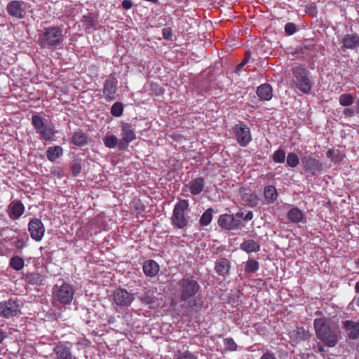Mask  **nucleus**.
Instances as JSON below:
<instances>
[{
  "instance_id": "obj_1",
  "label": "nucleus",
  "mask_w": 359,
  "mask_h": 359,
  "mask_svg": "<svg viewBox=\"0 0 359 359\" xmlns=\"http://www.w3.org/2000/svg\"><path fill=\"white\" fill-rule=\"evenodd\" d=\"M314 327L317 337L329 347H334L337 344L338 334L335 328H332L325 319L318 318L314 320Z\"/></svg>"
},
{
  "instance_id": "obj_2",
  "label": "nucleus",
  "mask_w": 359,
  "mask_h": 359,
  "mask_svg": "<svg viewBox=\"0 0 359 359\" xmlns=\"http://www.w3.org/2000/svg\"><path fill=\"white\" fill-rule=\"evenodd\" d=\"M201 286L194 276H184L177 282V297L182 302H187L200 290Z\"/></svg>"
},
{
  "instance_id": "obj_3",
  "label": "nucleus",
  "mask_w": 359,
  "mask_h": 359,
  "mask_svg": "<svg viewBox=\"0 0 359 359\" xmlns=\"http://www.w3.org/2000/svg\"><path fill=\"white\" fill-rule=\"evenodd\" d=\"M62 29L58 26L45 27L39 34L38 44L42 48L57 46L62 42Z\"/></svg>"
},
{
  "instance_id": "obj_4",
  "label": "nucleus",
  "mask_w": 359,
  "mask_h": 359,
  "mask_svg": "<svg viewBox=\"0 0 359 359\" xmlns=\"http://www.w3.org/2000/svg\"><path fill=\"white\" fill-rule=\"evenodd\" d=\"M44 121L39 114L32 116V124L36 133L40 135L41 139L45 141H51L54 139L57 131L53 123H46Z\"/></svg>"
},
{
  "instance_id": "obj_5",
  "label": "nucleus",
  "mask_w": 359,
  "mask_h": 359,
  "mask_svg": "<svg viewBox=\"0 0 359 359\" xmlns=\"http://www.w3.org/2000/svg\"><path fill=\"white\" fill-rule=\"evenodd\" d=\"M292 74L296 87L303 93H309L312 88L309 78V72L302 66H297L292 69Z\"/></svg>"
},
{
  "instance_id": "obj_6",
  "label": "nucleus",
  "mask_w": 359,
  "mask_h": 359,
  "mask_svg": "<svg viewBox=\"0 0 359 359\" xmlns=\"http://www.w3.org/2000/svg\"><path fill=\"white\" fill-rule=\"evenodd\" d=\"M189 208V203L187 200H180L174 207L171 222L172 225L179 229H183L187 225L185 218V211Z\"/></svg>"
},
{
  "instance_id": "obj_7",
  "label": "nucleus",
  "mask_w": 359,
  "mask_h": 359,
  "mask_svg": "<svg viewBox=\"0 0 359 359\" xmlns=\"http://www.w3.org/2000/svg\"><path fill=\"white\" fill-rule=\"evenodd\" d=\"M74 294V288L68 283H64L61 286L55 285L53 288L54 300L62 304H69L73 299Z\"/></svg>"
},
{
  "instance_id": "obj_8",
  "label": "nucleus",
  "mask_w": 359,
  "mask_h": 359,
  "mask_svg": "<svg viewBox=\"0 0 359 359\" xmlns=\"http://www.w3.org/2000/svg\"><path fill=\"white\" fill-rule=\"evenodd\" d=\"M20 313V306L16 298L0 302V316L9 318Z\"/></svg>"
},
{
  "instance_id": "obj_9",
  "label": "nucleus",
  "mask_w": 359,
  "mask_h": 359,
  "mask_svg": "<svg viewBox=\"0 0 359 359\" xmlns=\"http://www.w3.org/2000/svg\"><path fill=\"white\" fill-rule=\"evenodd\" d=\"M234 133L238 143L242 147H246L252 140L250 128L243 122L235 126Z\"/></svg>"
},
{
  "instance_id": "obj_10",
  "label": "nucleus",
  "mask_w": 359,
  "mask_h": 359,
  "mask_svg": "<svg viewBox=\"0 0 359 359\" xmlns=\"http://www.w3.org/2000/svg\"><path fill=\"white\" fill-rule=\"evenodd\" d=\"M218 224L226 230H238L244 227L241 219L236 218L234 215L224 214L219 217Z\"/></svg>"
},
{
  "instance_id": "obj_11",
  "label": "nucleus",
  "mask_w": 359,
  "mask_h": 359,
  "mask_svg": "<svg viewBox=\"0 0 359 359\" xmlns=\"http://www.w3.org/2000/svg\"><path fill=\"white\" fill-rule=\"evenodd\" d=\"M113 297L114 303L120 307L130 306L135 299L133 294L122 288L114 290Z\"/></svg>"
},
{
  "instance_id": "obj_12",
  "label": "nucleus",
  "mask_w": 359,
  "mask_h": 359,
  "mask_svg": "<svg viewBox=\"0 0 359 359\" xmlns=\"http://www.w3.org/2000/svg\"><path fill=\"white\" fill-rule=\"evenodd\" d=\"M28 231L33 240L40 241L44 236L45 227L41 219L32 218L28 224Z\"/></svg>"
},
{
  "instance_id": "obj_13",
  "label": "nucleus",
  "mask_w": 359,
  "mask_h": 359,
  "mask_svg": "<svg viewBox=\"0 0 359 359\" xmlns=\"http://www.w3.org/2000/svg\"><path fill=\"white\" fill-rule=\"evenodd\" d=\"M121 131L122 138L118 141V147L125 149L130 142L136 139V135L133 127L129 123L123 124Z\"/></svg>"
},
{
  "instance_id": "obj_14",
  "label": "nucleus",
  "mask_w": 359,
  "mask_h": 359,
  "mask_svg": "<svg viewBox=\"0 0 359 359\" xmlns=\"http://www.w3.org/2000/svg\"><path fill=\"white\" fill-rule=\"evenodd\" d=\"M24 4L23 1L18 0L11 1L6 6L8 13L18 19L23 18L25 16V9L22 7Z\"/></svg>"
},
{
  "instance_id": "obj_15",
  "label": "nucleus",
  "mask_w": 359,
  "mask_h": 359,
  "mask_svg": "<svg viewBox=\"0 0 359 359\" xmlns=\"http://www.w3.org/2000/svg\"><path fill=\"white\" fill-rule=\"evenodd\" d=\"M343 328L350 339H359V322L347 320L343 322Z\"/></svg>"
},
{
  "instance_id": "obj_16",
  "label": "nucleus",
  "mask_w": 359,
  "mask_h": 359,
  "mask_svg": "<svg viewBox=\"0 0 359 359\" xmlns=\"http://www.w3.org/2000/svg\"><path fill=\"white\" fill-rule=\"evenodd\" d=\"M117 90V81L115 79H107L103 86V94L107 101H112L115 99V94Z\"/></svg>"
},
{
  "instance_id": "obj_17",
  "label": "nucleus",
  "mask_w": 359,
  "mask_h": 359,
  "mask_svg": "<svg viewBox=\"0 0 359 359\" xmlns=\"http://www.w3.org/2000/svg\"><path fill=\"white\" fill-rule=\"evenodd\" d=\"M53 352L56 355V359H76L71 351L70 347L65 343H58L55 346Z\"/></svg>"
},
{
  "instance_id": "obj_18",
  "label": "nucleus",
  "mask_w": 359,
  "mask_h": 359,
  "mask_svg": "<svg viewBox=\"0 0 359 359\" xmlns=\"http://www.w3.org/2000/svg\"><path fill=\"white\" fill-rule=\"evenodd\" d=\"M231 269L230 261L224 257H221L217 259L215 264V270L216 273L223 277L229 274Z\"/></svg>"
},
{
  "instance_id": "obj_19",
  "label": "nucleus",
  "mask_w": 359,
  "mask_h": 359,
  "mask_svg": "<svg viewBox=\"0 0 359 359\" xmlns=\"http://www.w3.org/2000/svg\"><path fill=\"white\" fill-rule=\"evenodd\" d=\"M25 211V207L20 201H13L8 206V215L13 219H18Z\"/></svg>"
},
{
  "instance_id": "obj_20",
  "label": "nucleus",
  "mask_w": 359,
  "mask_h": 359,
  "mask_svg": "<svg viewBox=\"0 0 359 359\" xmlns=\"http://www.w3.org/2000/svg\"><path fill=\"white\" fill-rule=\"evenodd\" d=\"M304 168L306 171L314 175L322 170V164L316 158H302Z\"/></svg>"
},
{
  "instance_id": "obj_21",
  "label": "nucleus",
  "mask_w": 359,
  "mask_h": 359,
  "mask_svg": "<svg viewBox=\"0 0 359 359\" xmlns=\"http://www.w3.org/2000/svg\"><path fill=\"white\" fill-rule=\"evenodd\" d=\"M257 95L263 100H270L273 96V90L271 85L269 83H264L259 86L257 89Z\"/></svg>"
},
{
  "instance_id": "obj_22",
  "label": "nucleus",
  "mask_w": 359,
  "mask_h": 359,
  "mask_svg": "<svg viewBox=\"0 0 359 359\" xmlns=\"http://www.w3.org/2000/svg\"><path fill=\"white\" fill-rule=\"evenodd\" d=\"M343 46L348 49H354L359 46V36L356 34H346L342 41Z\"/></svg>"
},
{
  "instance_id": "obj_23",
  "label": "nucleus",
  "mask_w": 359,
  "mask_h": 359,
  "mask_svg": "<svg viewBox=\"0 0 359 359\" xmlns=\"http://www.w3.org/2000/svg\"><path fill=\"white\" fill-rule=\"evenodd\" d=\"M143 271L146 276L154 277L159 271V266L155 261L147 260L144 263Z\"/></svg>"
},
{
  "instance_id": "obj_24",
  "label": "nucleus",
  "mask_w": 359,
  "mask_h": 359,
  "mask_svg": "<svg viewBox=\"0 0 359 359\" xmlns=\"http://www.w3.org/2000/svg\"><path fill=\"white\" fill-rule=\"evenodd\" d=\"M88 137L82 130L76 131L72 137V142L77 146L82 147L88 144Z\"/></svg>"
},
{
  "instance_id": "obj_25",
  "label": "nucleus",
  "mask_w": 359,
  "mask_h": 359,
  "mask_svg": "<svg viewBox=\"0 0 359 359\" xmlns=\"http://www.w3.org/2000/svg\"><path fill=\"white\" fill-rule=\"evenodd\" d=\"M240 248L241 250L245 251L246 252L250 253L252 252H257L259 251L260 245L254 240L249 239L245 241L243 243H241Z\"/></svg>"
},
{
  "instance_id": "obj_26",
  "label": "nucleus",
  "mask_w": 359,
  "mask_h": 359,
  "mask_svg": "<svg viewBox=\"0 0 359 359\" xmlns=\"http://www.w3.org/2000/svg\"><path fill=\"white\" fill-rule=\"evenodd\" d=\"M204 188V180L202 177H198L190 182V191L194 195L201 193Z\"/></svg>"
},
{
  "instance_id": "obj_27",
  "label": "nucleus",
  "mask_w": 359,
  "mask_h": 359,
  "mask_svg": "<svg viewBox=\"0 0 359 359\" xmlns=\"http://www.w3.org/2000/svg\"><path fill=\"white\" fill-rule=\"evenodd\" d=\"M287 217L292 222L299 223L304 219V214L299 208H293L289 210Z\"/></svg>"
},
{
  "instance_id": "obj_28",
  "label": "nucleus",
  "mask_w": 359,
  "mask_h": 359,
  "mask_svg": "<svg viewBox=\"0 0 359 359\" xmlns=\"http://www.w3.org/2000/svg\"><path fill=\"white\" fill-rule=\"evenodd\" d=\"M264 198L268 203H271L277 198L278 194L273 186H266L264 190Z\"/></svg>"
},
{
  "instance_id": "obj_29",
  "label": "nucleus",
  "mask_w": 359,
  "mask_h": 359,
  "mask_svg": "<svg viewBox=\"0 0 359 359\" xmlns=\"http://www.w3.org/2000/svg\"><path fill=\"white\" fill-rule=\"evenodd\" d=\"M25 282L31 285H41L43 276L39 273H29L25 275Z\"/></svg>"
},
{
  "instance_id": "obj_30",
  "label": "nucleus",
  "mask_w": 359,
  "mask_h": 359,
  "mask_svg": "<svg viewBox=\"0 0 359 359\" xmlns=\"http://www.w3.org/2000/svg\"><path fill=\"white\" fill-rule=\"evenodd\" d=\"M241 198L243 202L250 207L256 206L258 203L257 196L255 194H252L250 191L243 193Z\"/></svg>"
},
{
  "instance_id": "obj_31",
  "label": "nucleus",
  "mask_w": 359,
  "mask_h": 359,
  "mask_svg": "<svg viewBox=\"0 0 359 359\" xmlns=\"http://www.w3.org/2000/svg\"><path fill=\"white\" fill-rule=\"evenodd\" d=\"M213 212V209L212 208H210L203 212L199 220L201 226H205L208 225L211 222L212 219Z\"/></svg>"
},
{
  "instance_id": "obj_32",
  "label": "nucleus",
  "mask_w": 359,
  "mask_h": 359,
  "mask_svg": "<svg viewBox=\"0 0 359 359\" xmlns=\"http://www.w3.org/2000/svg\"><path fill=\"white\" fill-rule=\"evenodd\" d=\"M24 259L19 256H14L10 259V266L16 270L20 271L24 267Z\"/></svg>"
},
{
  "instance_id": "obj_33",
  "label": "nucleus",
  "mask_w": 359,
  "mask_h": 359,
  "mask_svg": "<svg viewBox=\"0 0 359 359\" xmlns=\"http://www.w3.org/2000/svg\"><path fill=\"white\" fill-rule=\"evenodd\" d=\"M339 104L341 106H349L351 105L354 102L353 96L350 93L341 94L339 99Z\"/></svg>"
},
{
  "instance_id": "obj_34",
  "label": "nucleus",
  "mask_w": 359,
  "mask_h": 359,
  "mask_svg": "<svg viewBox=\"0 0 359 359\" xmlns=\"http://www.w3.org/2000/svg\"><path fill=\"white\" fill-rule=\"evenodd\" d=\"M123 104L120 102H116L111 107V114L115 117H120L123 112Z\"/></svg>"
},
{
  "instance_id": "obj_35",
  "label": "nucleus",
  "mask_w": 359,
  "mask_h": 359,
  "mask_svg": "<svg viewBox=\"0 0 359 359\" xmlns=\"http://www.w3.org/2000/svg\"><path fill=\"white\" fill-rule=\"evenodd\" d=\"M259 266L257 261L253 259H250L245 264V270L248 273H254L258 270Z\"/></svg>"
},
{
  "instance_id": "obj_36",
  "label": "nucleus",
  "mask_w": 359,
  "mask_h": 359,
  "mask_svg": "<svg viewBox=\"0 0 359 359\" xmlns=\"http://www.w3.org/2000/svg\"><path fill=\"white\" fill-rule=\"evenodd\" d=\"M138 299L142 304L148 305L155 304L157 299L155 297L151 296L146 292L138 296Z\"/></svg>"
},
{
  "instance_id": "obj_37",
  "label": "nucleus",
  "mask_w": 359,
  "mask_h": 359,
  "mask_svg": "<svg viewBox=\"0 0 359 359\" xmlns=\"http://www.w3.org/2000/svg\"><path fill=\"white\" fill-rule=\"evenodd\" d=\"M294 332L296 338L299 340L305 341L307 340L310 337L309 331L306 330L303 327H297V329L294 330Z\"/></svg>"
},
{
  "instance_id": "obj_38",
  "label": "nucleus",
  "mask_w": 359,
  "mask_h": 359,
  "mask_svg": "<svg viewBox=\"0 0 359 359\" xmlns=\"http://www.w3.org/2000/svg\"><path fill=\"white\" fill-rule=\"evenodd\" d=\"M104 143L106 147L109 148H114L116 145L118 146V141L115 135H107L103 139Z\"/></svg>"
},
{
  "instance_id": "obj_39",
  "label": "nucleus",
  "mask_w": 359,
  "mask_h": 359,
  "mask_svg": "<svg viewBox=\"0 0 359 359\" xmlns=\"http://www.w3.org/2000/svg\"><path fill=\"white\" fill-rule=\"evenodd\" d=\"M62 154V149L60 146L50 147L47 151V157H60Z\"/></svg>"
},
{
  "instance_id": "obj_40",
  "label": "nucleus",
  "mask_w": 359,
  "mask_h": 359,
  "mask_svg": "<svg viewBox=\"0 0 359 359\" xmlns=\"http://www.w3.org/2000/svg\"><path fill=\"white\" fill-rule=\"evenodd\" d=\"M187 302L190 309L195 310L196 311L199 310L202 305L200 299L196 298H191V299H189Z\"/></svg>"
},
{
  "instance_id": "obj_41",
  "label": "nucleus",
  "mask_w": 359,
  "mask_h": 359,
  "mask_svg": "<svg viewBox=\"0 0 359 359\" xmlns=\"http://www.w3.org/2000/svg\"><path fill=\"white\" fill-rule=\"evenodd\" d=\"M82 22L86 28L89 29L94 26V20L90 14L85 15L83 16Z\"/></svg>"
},
{
  "instance_id": "obj_42",
  "label": "nucleus",
  "mask_w": 359,
  "mask_h": 359,
  "mask_svg": "<svg viewBox=\"0 0 359 359\" xmlns=\"http://www.w3.org/2000/svg\"><path fill=\"white\" fill-rule=\"evenodd\" d=\"M297 31V27L295 24L292 22H287L285 25V32L290 35L294 34Z\"/></svg>"
},
{
  "instance_id": "obj_43",
  "label": "nucleus",
  "mask_w": 359,
  "mask_h": 359,
  "mask_svg": "<svg viewBox=\"0 0 359 359\" xmlns=\"http://www.w3.org/2000/svg\"><path fill=\"white\" fill-rule=\"evenodd\" d=\"M226 348L230 351H235L237 348V345L231 338H226L224 339Z\"/></svg>"
},
{
  "instance_id": "obj_44",
  "label": "nucleus",
  "mask_w": 359,
  "mask_h": 359,
  "mask_svg": "<svg viewBox=\"0 0 359 359\" xmlns=\"http://www.w3.org/2000/svg\"><path fill=\"white\" fill-rule=\"evenodd\" d=\"M71 170L73 176L76 177L79 175L81 171V166L79 163L74 162L71 165Z\"/></svg>"
},
{
  "instance_id": "obj_45",
  "label": "nucleus",
  "mask_w": 359,
  "mask_h": 359,
  "mask_svg": "<svg viewBox=\"0 0 359 359\" xmlns=\"http://www.w3.org/2000/svg\"><path fill=\"white\" fill-rule=\"evenodd\" d=\"M176 359H198V358L189 351L180 353Z\"/></svg>"
},
{
  "instance_id": "obj_46",
  "label": "nucleus",
  "mask_w": 359,
  "mask_h": 359,
  "mask_svg": "<svg viewBox=\"0 0 359 359\" xmlns=\"http://www.w3.org/2000/svg\"><path fill=\"white\" fill-rule=\"evenodd\" d=\"M250 57V55L249 52H247L245 53V56L244 59L242 60V62L238 65L236 69L238 71L241 70L248 62L249 59Z\"/></svg>"
},
{
  "instance_id": "obj_47",
  "label": "nucleus",
  "mask_w": 359,
  "mask_h": 359,
  "mask_svg": "<svg viewBox=\"0 0 359 359\" xmlns=\"http://www.w3.org/2000/svg\"><path fill=\"white\" fill-rule=\"evenodd\" d=\"M259 359H276L275 354L271 351H266Z\"/></svg>"
},
{
  "instance_id": "obj_48",
  "label": "nucleus",
  "mask_w": 359,
  "mask_h": 359,
  "mask_svg": "<svg viewBox=\"0 0 359 359\" xmlns=\"http://www.w3.org/2000/svg\"><path fill=\"white\" fill-rule=\"evenodd\" d=\"M299 158H287V163L289 166L294 168L299 164Z\"/></svg>"
},
{
  "instance_id": "obj_49",
  "label": "nucleus",
  "mask_w": 359,
  "mask_h": 359,
  "mask_svg": "<svg viewBox=\"0 0 359 359\" xmlns=\"http://www.w3.org/2000/svg\"><path fill=\"white\" fill-rule=\"evenodd\" d=\"M163 36L165 39H169L172 36V31L170 28H165L163 29Z\"/></svg>"
},
{
  "instance_id": "obj_50",
  "label": "nucleus",
  "mask_w": 359,
  "mask_h": 359,
  "mask_svg": "<svg viewBox=\"0 0 359 359\" xmlns=\"http://www.w3.org/2000/svg\"><path fill=\"white\" fill-rule=\"evenodd\" d=\"M122 6L126 10H129L132 8L133 4L130 0H123L122 1Z\"/></svg>"
},
{
  "instance_id": "obj_51",
  "label": "nucleus",
  "mask_w": 359,
  "mask_h": 359,
  "mask_svg": "<svg viewBox=\"0 0 359 359\" xmlns=\"http://www.w3.org/2000/svg\"><path fill=\"white\" fill-rule=\"evenodd\" d=\"M354 113H355L354 109L352 108H345L344 109V114L346 116L351 117L354 115Z\"/></svg>"
},
{
  "instance_id": "obj_52",
  "label": "nucleus",
  "mask_w": 359,
  "mask_h": 359,
  "mask_svg": "<svg viewBox=\"0 0 359 359\" xmlns=\"http://www.w3.org/2000/svg\"><path fill=\"white\" fill-rule=\"evenodd\" d=\"M272 157H285V152L283 149H278L273 155Z\"/></svg>"
},
{
  "instance_id": "obj_53",
  "label": "nucleus",
  "mask_w": 359,
  "mask_h": 359,
  "mask_svg": "<svg viewBox=\"0 0 359 359\" xmlns=\"http://www.w3.org/2000/svg\"><path fill=\"white\" fill-rule=\"evenodd\" d=\"M25 246V243L22 239H18L15 244V248L18 250H21Z\"/></svg>"
},
{
  "instance_id": "obj_54",
  "label": "nucleus",
  "mask_w": 359,
  "mask_h": 359,
  "mask_svg": "<svg viewBox=\"0 0 359 359\" xmlns=\"http://www.w3.org/2000/svg\"><path fill=\"white\" fill-rule=\"evenodd\" d=\"M253 216V212L252 211H248V213L244 216L243 220L245 222L250 221L252 219Z\"/></svg>"
},
{
  "instance_id": "obj_55",
  "label": "nucleus",
  "mask_w": 359,
  "mask_h": 359,
  "mask_svg": "<svg viewBox=\"0 0 359 359\" xmlns=\"http://www.w3.org/2000/svg\"><path fill=\"white\" fill-rule=\"evenodd\" d=\"M234 216L236 217V219H240L241 218L243 219L245 215L243 212H238L234 215Z\"/></svg>"
},
{
  "instance_id": "obj_56",
  "label": "nucleus",
  "mask_w": 359,
  "mask_h": 359,
  "mask_svg": "<svg viewBox=\"0 0 359 359\" xmlns=\"http://www.w3.org/2000/svg\"><path fill=\"white\" fill-rule=\"evenodd\" d=\"M6 337V333L4 331L0 330V344L2 343V341L4 340V339Z\"/></svg>"
},
{
  "instance_id": "obj_57",
  "label": "nucleus",
  "mask_w": 359,
  "mask_h": 359,
  "mask_svg": "<svg viewBox=\"0 0 359 359\" xmlns=\"http://www.w3.org/2000/svg\"><path fill=\"white\" fill-rule=\"evenodd\" d=\"M352 304H355L357 305L358 306H359V296L358 297H355L353 298V299L352 300V302H351Z\"/></svg>"
},
{
  "instance_id": "obj_58",
  "label": "nucleus",
  "mask_w": 359,
  "mask_h": 359,
  "mask_svg": "<svg viewBox=\"0 0 359 359\" xmlns=\"http://www.w3.org/2000/svg\"><path fill=\"white\" fill-rule=\"evenodd\" d=\"M318 349L320 353L325 352V348H324L323 346L321 345L320 344H318Z\"/></svg>"
},
{
  "instance_id": "obj_59",
  "label": "nucleus",
  "mask_w": 359,
  "mask_h": 359,
  "mask_svg": "<svg viewBox=\"0 0 359 359\" xmlns=\"http://www.w3.org/2000/svg\"><path fill=\"white\" fill-rule=\"evenodd\" d=\"M276 163H283L285 161V158H273Z\"/></svg>"
},
{
  "instance_id": "obj_60",
  "label": "nucleus",
  "mask_w": 359,
  "mask_h": 359,
  "mask_svg": "<svg viewBox=\"0 0 359 359\" xmlns=\"http://www.w3.org/2000/svg\"><path fill=\"white\" fill-rule=\"evenodd\" d=\"M355 290L356 292L359 293V281L356 283L355 285Z\"/></svg>"
},
{
  "instance_id": "obj_61",
  "label": "nucleus",
  "mask_w": 359,
  "mask_h": 359,
  "mask_svg": "<svg viewBox=\"0 0 359 359\" xmlns=\"http://www.w3.org/2000/svg\"><path fill=\"white\" fill-rule=\"evenodd\" d=\"M287 157L291 158V157H297V155L294 153H290Z\"/></svg>"
},
{
  "instance_id": "obj_62",
  "label": "nucleus",
  "mask_w": 359,
  "mask_h": 359,
  "mask_svg": "<svg viewBox=\"0 0 359 359\" xmlns=\"http://www.w3.org/2000/svg\"><path fill=\"white\" fill-rule=\"evenodd\" d=\"M163 91L162 88H160L158 90V91L156 92V95H160V94L163 93Z\"/></svg>"
},
{
  "instance_id": "obj_63",
  "label": "nucleus",
  "mask_w": 359,
  "mask_h": 359,
  "mask_svg": "<svg viewBox=\"0 0 359 359\" xmlns=\"http://www.w3.org/2000/svg\"><path fill=\"white\" fill-rule=\"evenodd\" d=\"M330 154H331V151H330V150H329V151H327V156H329V155H330Z\"/></svg>"
},
{
  "instance_id": "obj_64",
  "label": "nucleus",
  "mask_w": 359,
  "mask_h": 359,
  "mask_svg": "<svg viewBox=\"0 0 359 359\" xmlns=\"http://www.w3.org/2000/svg\"><path fill=\"white\" fill-rule=\"evenodd\" d=\"M357 103H358V107H359V99L358 100Z\"/></svg>"
}]
</instances>
